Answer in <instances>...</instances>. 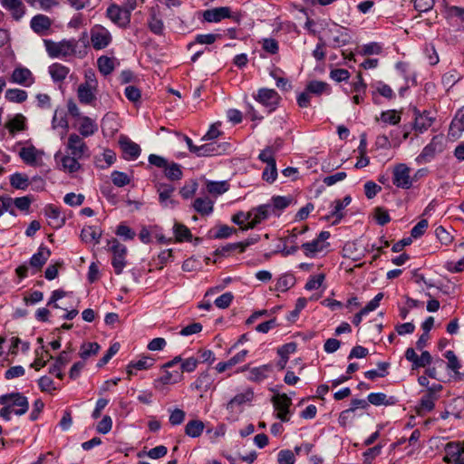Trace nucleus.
<instances>
[{
	"mask_svg": "<svg viewBox=\"0 0 464 464\" xmlns=\"http://www.w3.org/2000/svg\"><path fill=\"white\" fill-rule=\"evenodd\" d=\"M48 55L52 58H66L72 56L76 53L78 41L75 39L62 40L53 42L50 39L44 40Z\"/></svg>",
	"mask_w": 464,
	"mask_h": 464,
	"instance_id": "1",
	"label": "nucleus"
},
{
	"mask_svg": "<svg viewBox=\"0 0 464 464\" xmlns=\"http://www.w3.org/2000/svg\"><path fill=\"white\" fill-rule=\"evenodd\" d=\"M324 34L329 45L333 48L344 46L351 41L349 30L335 23L327 24L324 30Z\"/></svg>",
	"mask_w": 464,
	"mask_h": 464,
	"instance_id": "2",
	"label": "nucleus"
},
{
	"mask_svg": "<svg viewBox=\"0 0 464 464\" xmlns=\"http://www.w3.org/2000/svg\"><path fill=\"white\" fill-rule=\"evenodd\" d=\"M109 250L112 253L111 266L116 275H121L126 266L127 247L118 239L108 240Z\"/></svg>",
	"mask_w": 464,
	"mask_h": 464,
	"instance_id": "3",
	"label": "nucleus"
},
{
	"mask_svg": "<svg viewBox=\"0 0 464 464\" xmlns=\"http://www.w3.org/2000/svg\"><path fill=\"white\" fill-rule=\"evenodd\" d=\"M182 380V372L179 370L169 371V369H162L161 375L153 381V388L161 393H167L169 385L176 384Z\"/></svg>",
	"mask_w": 464,
	"mask_h": 464,
	"instance_id": "4",
	"label": "nucleus"
},
{
	"mask_svg": "<svg viewBox=\"0 0 464 464\" xmlns=\"http://www.w3.org/2000/svg\"><path fill=\"white\" fill-rule=\"evenodd\" d=\"M0 404H11L14 413L21 416L29 409L28 399L20 392H11L0 396Z\"/></svg>",
	"mask_w": 464,
	"mask_h": 464,
	"instance_id": "5",
	"label": "nucleus"
},
{
	"mask_svg": "<svg viewBox=\"0 0 464 464\" xmlns=\"http://www.w3.org/2000/svg\"><path fill=\"white\" fill-rule=\"evenodd\" d=\"M444 140L445 139L442 135H437L433 137L431 141L423 148L421 153L416 158L417 163H428L435 157L437 153L443 151Z\"/></svg>",
	"mask_w": 464,
	"mask_h": 464,
	"instance_id": "6",
	"label": "nucleus"
},
{
	"mask_svg": "<svg viewBox=\"0 0 464 464\" xmlns=\"http://www.w3.org/2000/svg\"><path fill=\"white\" fill-rule=\"evenodd\" d=\"M112 40L109 30L101 24H95L91 29V43L95 50L106 48Z\"/></svg>",
	"mask_w": 464,
	"mask_h": 464,
	"instance_id": "7",
	"label": "nucleus"
},
{
	"mask_svg": "<svg viewBox=\"0 0 464 464\" xmlns=\"http://www.w3.org/2000/svg\"><path fill=\"white\" fill-rule=\"evenodd\" d=\"M275 410L277 411L276 418L284 422H287L290 418L289 408L292 405V399L285 393H277L271 399Z\"/></svg>",
	"mask_w": 464,
	"mask_h": 464,
	"instance_id": "8",
	"label": "nucleus"
},
{
	"mask_svg": "<svg viewBox=\"0 0 464 464\" xmlns=\"http://www.w3.org/2000/svg\"><path fill=\"white\" fill-rule=\"evenodd\" d=\"M254 98L260 104L267 108L269 112L277 108L281 100V97L276 90L268 88H260L257 93L254 95Z\"/></svg>",
	"mask_w": 464,
	"mask_h": 464,
	"instance_id": "9",
	"label": "nucleus"
},
{
	"mask_svg": "<svg viewBox=\"0 0 464 464\" xmlns=\"http://www.w3.org/2000/svg\"><path fill=\"white\" fill-rule=\"evenodd\" d=\"M66 149L67 153H70L76 158H80L81 160L90 156L88 146L84 142L83 139L76 133L70 134Z\"/></svg>",
	"mask_w": 464,
	"mask_h": 464,
	"instance_id": "10",
	"label": "nucleus"
},
{
	"mask_svg": "<svg viewBox=\"0 0 464 464\" xmlns=\"http://www.w3.org/2000/svg\"><path fill=\"white\" fill-rule=\"evenodd\" d=\"M130 14L125 8L111 4L106 10V17L119 27L125 28L130 22Z\"/></svg>",
	"mask_w": 464,
	"mask_h": 464,
	"instance_id": "11",
	"label": "nucleus"
},
{
	"mask_svg": "<svg viewBox=\"0 0 464 464\" xmlns=\"http://www.w3.org/2000/svg\"><path fill=\"white\" fill-rule=\"evenodd\" d=\"M240 372L248 371L247 380L252 382H261L264 380L270 377L274 372L273 363H266L257 367L249 368L248 365H245L240 368Z\"/></svg>",
	"mask_w": 464,
	"mask_h": 464,
	"instance_id": "12",
	"label": "nucleus"
},
{
	"mask_svg": "<svg viewBox=\"0 0 464 464\" xmlns=\"http://www.w3.org/2000/svg\"><path fill=\"white\" fill-rule=\"evenodd\" d=\"M230 149L231 145L228 142L218 143L217 141H211L198 146L196 151V155L198 157L220 155L227 152Z\"/></svg>",
	"mask_w": 464,
	"mask_h": 464,
	"instance_id": "13",
	"label": "nucleus"
},
{
	"mask_svg": "<svg viewBox=\"0 0 464 464\" xmlns=\"http://www.w3.org/2000/svg\"><path fill=\"white\" fill-rule=\"evenodd\" d=\"M308 230V227H304L302 228L295 227L293 228L289 235L284 238V246L280 250L281 254L284 256H287L290 255H294L298 250L297 246V237L305 233Z\"/></svg>",
	"mask_w": 464,
	"mask_h": 464,
	"instance_id": "14",
	"label": "nucleus"
},
{
	"mask_svg": "<svg viewBox=\"0 0 464 464\" xmlns=\"http://www.w3.org/2000/svg\"><path fill=\"white\" fill-rule=\"evenodd\" d=\"M463 453L464 444L459 441H451L445 446V456L443 459L447 463L464 464Z\"/></svg>",
	"mask_w": 464,
	"mask_h": 464,
	"instance_id": "15",
	"label": "nucleus"
},
{
	"mask_svg": "<svg viewBox=\"0 0 464 464\" xmlns=\"http://www.w3.org/2000/svg\"><path fill=\"white\" fill-rule=\"evenodd\" d=\"M411 169L405 164H398L393 170V184L401 188L408 189L412 186V180L410 176Z\"/></svg>",
	"mask_w": 464,
	"mask_h": 464,
	"instance_id": "16",
	"label": "nucleus"
},
{
	"mask_svg": "<svg viewBox=\"0 0 464 464\" xmlns=\"http://www.w3.org/2000/svg\"><path fill=\"white\" fill-rule=\"evenodd\" d=\"M52 20L47 15L38 14L32 17L30 27L36 34L40 36L49 34L52 26Z\"/></svg>",
	"mask_w": 464,
	"mask_h": 464,
	"instance_id": "17",
	"label": "nucleus"
},
{
	"mask_svg": "<svg viewBox=\"0 0 464 464\" xmlns=\"http://www.w3.org/2000/svg\"><path fill=\"white\" fill-rule=\"evenodd\" d=\"M271 205L265 204L260 205L255 208L250 210L251 214V221L249 225H246L243 229L253 228L257 224L261 223L263 220H266L271 214Z\"/></svg>",
	"mask_w": 464,
	"mask_h": 464,
	"instance_id": "18",
	"label": "nucleus"
},
{
	"mask_svg": "<svg viewBox=\"0 0 464 464\" xmlns=\"http://www.w3.org/2000/svg\"><path fill=\"white\" fill-rule=\"evenodd\" d=\"M95 86L89 82L82 83L77 90V96L82 104L95 106Z\"/></svg>",
	"mask_w": 464,
	"mask_h": 464,
	"instance_id": "19",
	"label": "nucleus"
},
{
	"mask_svg": "<svg viewBox=\"0 0 464 464\" xmlns=\"http://www.w3.org/2000/svg\"><path fill=\"white\" fill-rule=\"evenodd\" d=\"M55 160H59L62 163V169L69 173H74L81 169L80 158H76L73 155L68 153L67 155H62L61 152H57L54 155Z\"/></svg>",
	"mask_w": 464,
	"mask_h": 464,
	"instance_id": "20",
	"label": "nucleus"
},
{
	"mask_svg": "<svg viewBox=\"0 0 464 464\" xmlns=\"http://www.w3.org/2000/svg\"><path fill=\"white\" fill-rule=\"evenodd\" d=\"M464 131V113L461 110H459L455 118L452 120L449 132L448 139L454 142L459 140Z\"/></svg>",
	"mask_w": 464,
	"mask_h": 464,
	"instance_id": "21",
	"label": "nucleus"
},
{
	"mask_svg": "<svg viewBox=\"0 0 464 464\" xmlns=\"http://www.w3.org/2000/svg\"><path fill=\"white\" fill-rule=\"evenodd\" d=\"M231 17V10L228 6H221L208 9L203 13V18L208 23H218L222 19Z\"/></svg>",
	"mask_w": 464,
	"mask_h": 464,
	"instance_id": "22",
	"label": "nucleus"
},
{
	"mask_svg": "<svg viewBox=\"0 0 464 464\" xmlns=\"http://www.w3.org/2000/svg\"><path fill=\"white\" fill-rule=\"evenodd\" d=\"M0 3L16 21L20 20L25 14V6L22 0H0Z\"/></svg>",
	"mask_w": 464,
	"mask_h": 464,
	"instance_id": "23",
	"label": "nucleus"
},
{
	"mask_svg": "<svg viewBox=\"0 0 464 464\" xmlns=\"http://www.w3.org/2000/svg\"><path fill=\"white\" fill-rule=\"evenodd\" d=\"M192 390H198L201 392H207L209 390H214V377L208 372H201L197 380L191 383Z\"/></svg>",
	"mask_w": 464,
	"mask_h": 464,
	"instance_id": "24",
	"label": "nucleus"
},
{
	"mask_svg": "<svg viewBox=\"0 0 464 464\" xmlns=\"http://www.w3.org/2000/svg\"><path fill=\"white\" fill-rule=\"evenodd\" d=\"M51 256V250L45 246H40L37 252L34 253L30 258V266L35 269V272L39 271Z\"/></svg>",
	"mask_w": 464,
	"mask_h": 464,
	"instance_id": "25",
	"label": "nucleus"
},
{
	"mask_svg": "<svg viewBox=\"0 0 464 464\" xmlns=\"http://www.w3.org/2000/svg\"><path fill=\"white\" fill-rule=\"evenodd\" d=\"M11 82L24 86H30L34 83V77L29 69L19 67L14 70L11 75Z\"/></svg>",
	"mask_w": 464,
	"mask_h": 464,
	"instance_id": "26",
	"label": "nucleus"
},
{
	"mask_svg": "<svg viewBox=\"0 0 464 464\" xmlns=\"http://www.w3.org/2000/svg\"><path fill=\"white\" fill-rule=\"evenodd\" d=\"M254 398V392L252 390L248 389L244 392L237 393L236 396H234L227 404V410L228 411H235L239 407L244 405L246 402H249Z\"/></svg>",
	"mask_w": 464,
	"mask_h": 464,
	"instance_id": "27",
	"label": "nucleus"
},
{
	"mask_svg": "<svg viewBox=\"0 0 464 464\" xmlns=\"http://www.w3.org/2000/svg\"><path fill=\"white\" fill-rule=\"evenodd\" d=\"M120 146L125 154V158L129 160H136L140 154V147L127 137L121 138Z\"/></svg>",
	"mask_w": 464,
	"mask_h": 464,
	"instance_id": "28",
	"label": "nucleus"
},
{
	"mask_svg": "<svg viewBox=\"0 0 464 464\" xmlns=\"http://www.w3.org/2000/svg\"><path fill=\"white\" fill-rule=\"evenodd\" d=\"M157 191L159 193V200L162 206L173 207L176 204L171 198V196L175 191V188L172 185L160 183L157 187Z\"/></svg>",
	"mask_w": 464,
	"mask_h": 464,
	"instance_id": "29",
	"label": "nucleus"
},
{
	"mask_svg": "<svg viewBox=\"0 0 464 464\" xmlns=\"http://www.w3.org/2000/svg\"><path fill=\"white\" fill-rule=\"evenodd\" d=\"M44 212L49 219V225L53 227H61L64 224V218L61 217L59 208L50 204L45 206Z\"/></svg>",
	"mask_w": 464,
	"mask_h": 464,
	"instance_id": "30",
	"label": "nucleus"
},
{
	"mask_svg": "<svg viewBox=\"0 0 464 464\" xmlns=\"http://www.w3.org/2000/svg\"><path fill=\"white\" fill-rule=\"evenodd\" d=\"M369 404H372L374 406L381 405H394L397 402V400L394 396L388 397L385 393L382 392H372L367 397Z\"/></svg>",
	"mask_w": 464,
	"mask_h": 464,
	"instance_id": "31",
	"label": "nucleus"
},
{
	"mask_svg": "<svg viewBox=\"0 0 464 464\" xmlns=\"http://www.w3.org/2000/svg\"><path fill=\"white\" fill-rule=\"evenodd\" d=\"M70 69L65 65L54 63L49 66V73L54 82H63L69 74Z\"/></svg>",
	"mask_w": 464,
	"mask_h": 464,
	"instance_id": "32",
	"label": "nucleus"
},
{
	"mask_svg": "<svg viewBox=\"0 0 464 464\" xmlns=\"http://www.w3.org/2000/svg\"><path fill=\"white\" fill-rule=\"evenodd\" d=\"M41 154H42V152L39 151L33 145L29 146V147L23 148L19 152V156L22 159V160L25 164L30 165V166L36 165L37 157H38V155H41Z\"/></svg>",
	"mask_w": 464,
	"mask_h": 464,
	"instance_id": "33",
	"label": "nucleus"
},
{
	"mask_svg": "<svg viewBox=\"0 0 464 464\" xmlns=\"http://www.w3.org/2000/svg\"><path fill=\"white\" fill-rule=\"evenodd\" d=\"M78 130L82 137H90L98 130V127L90 117L82 116Z\"/></svg>",
	"mask_w": 464,
	"mask_h": 464,
	"instance_id": "34",
	"label": "nucleus"
},
{
	"mask_svg": "<svg viewBox=\"0 0 464 464\" xmlns=\"http://www.w3.org/2000/svg\"><path fill=\"white\" fill-rule=\"evenodd\" d=\"M213 201L208 198H198L193 203L194 209L202 216H208L213 212Z\"/></svg>",
	"mask_w": 464,
	"mask_h": 464,
	"instance_id": "35",
	"label": "nucleus"
},
{
	"mask_svg": "<svg viewBox=\"0 0 464 464\" xmlns=\"http://www.w3.org/2000/svg\"><path fill=\"white\" fill-rule=\"evenodd\" d=\"M433 122V118L430 116V113L424 111L423 113H419L415 115L413 128L415 130L419 132H423L428 130L431 126Z\"/></svg>",
	"mask_w": 464,
	"mask_h": 464,
	"instance_id": "36",
	"label": "nucleus"
},
{
	"mask_svg": "<svg viewBox=\"0 0 464 464\" xmlns=\"http://www.w3.org/2000/svg\"><path fill=\"white\" fill-rule=\"evenodd\" d=\"M437 400V395H434V392L427 391L425 394L420 400L419 404V412H428L434 409L435 401Z\"/></svg>",
	"mask_w": 464,
	"mask_h": 464,
	"instance_id": "37",
	"label": "nucleus"
},
{
	"mask_svg": "<svg viewBox=\"0 0 464 464\" xmlns=\"http://www.w3.org/2000/svg\"><path fill=\"white\" fill-rule=\"evenodd\" d=\"M327 246L328 243L323 244L317 238H314L311 242L304 243L301 247L306 256L314 257L316 253L323 251Z\"/></svg>",
	"mask_w": 464,
	"mask_h": 464,
	"instance_id": "38",
	"label": "nucleus"
},
{
	"mask_svg": "<svg viewBox=\"0 0 464 464\" xmlns=\"http://www.w3.org/2000/svg\"><path fill=\"white\" fill-rule=\"evenodd\" d=\"M5 128L14 135L16 131L25 129V117L23 114H15L5 123Z\"/></svg>",
	"mask_w": 464,
	"mask_h": 464,
	"instance_id": "39",
	"label": "nucleus"
},
{
	"mask_svg": "<svg viewBox=\"0 0 464 464\" xmlns=\"http://www.w3.org/2000/svg\"><path fill=\"white\" fill-rule=\"evenodd\" d=\"M102 237V231L96 227H83L81 232L82 240L86 243L94 242L99 243Z\"/></svg>",
	"mask_w": 464,
	"mask_h": 464,
	"instance_id": "40",
	"label": "nucleus"
},
{
	"mask_svg": "<svg viewBox=\"0 0 464 464\" xmlns=\"http://www.w3.org/2000/svg\"><path fill=\"white\" fill-rule=\"evenodd\" d=\"M148 26L150 30L155 34L160 35L163 33L164 24L154 9H151L150 13Z\"/></svg>",
	"mask_w": 464,
	"mask_h": 464,
	"instance_id": "41",
	"label": "nucleus"
},
{
	"mask_svg": "<svg viewBox=\"0 0 464 464\" xmlns=\"http://www.w3.org/2000/svg\"><path fill=\"white\" fill-rule=\"evenodd\" d=\"M173 233L177 242L191 241L192 234L190 230L183 224L175 222L173 225Z\"/></svg>",
	"mask_w": 464,
	"mask_h": 464,
	"instance_id": "42",
	"label": "nucleus"
},
{
	"mask_svg": "<svg viewBox=\"0 0 464 464\" xmlns=\"http://www.w3.org/2000/svg\"><path fill=\"white\" fill-rule=\"evenodd\" d=\"M205 425L201 420H192L186 424L185 433L191 438H198L202 434Z\"/></svg>",
	"mask_w": 464,
	"mask_h": 464,
	"instance_id": "43",
	"label": "nucleus"
},
{
	"mask_svg": "<svg viewBox=\"0 0 464 464\" xmlns=\"http://www.w3.org/2000/svg\"><path fill=\"white\" fill-rule=\"evenodd\" d=\"M10 184L16 189L25 190L29 187V179L25 174L15 172L10 176Z\"/></svg>",
	"mask_w": 464,
	"mask_h": 464,
	"instance_id": "44",
	"label": "nucleus"
},
{
	"mask_svg": "<svg viewBox=\"0 0 464 464\" xmlns=\"http://www.w3.org/2000/svg\"><path fill=\"white\" fill-rule=\"evenodd\" d=\"M154 364V359L150 357H142L138 361H131L128 365V374H132V369L136 370H147Z\"/></svg>",
	"mask_w": 464,
	"mask_h": 464,
	"instance_id": "45",
	"label": "nucleus"
},
{
	"mask_svg": "<svg viewBox=\"0 0 464 464\" xmlns=\"http://www.w3.org/2000/svg\"><path fill=\"white\" fill-rule=\"evenodd\" d=\"M378 370H369L364 372L365 378L369 380H374L378 377H385L388 374L389 362H379L377 363Z\"/></svg>",
	"mask_w": 464,
	"mask_h": 464,
	"instance_id": "46",
	"label": "nucleus"
},
{
	"mask_svg": "<svg viewBox=\"0 0 464 464\" xmlns=\"http://www.w3.org/2000/svg\"><path fill=\"white\" fill-rule=\"evenodd\" d=\"M99 71L103 75H109L114 70V61L108 56H101L97 60Z\"/></svg>",
	"mask_w": 464,
	"mask_h": 464,
	"instance_id": "47",
	"label": "nucleus"
},
{
	"mask_svg": "<svg viewBox=\"0 0 464 464\" xmlns=\"http://www.w3.org/2000/svg\"><path fill=\"white\" fill-rule=\"evenodd\" d=\"M5 97L9 102L21 103L27 99V92L20 89H8Z\"/></svg>",
	"mask_w": 464,
	"mask_h": 464,
	"instance_id": "48",
	"label": "nucleus"
},
{
	"mask_svg": "<svg viewBox=\"0 0 464 464\" xmlns=\"http://www.w3.org/2000/svg\"><path fill=\"white\" fill-rule=\"evenodd\" d=\"M295 279L292 275L285 274L281 276L276 285V290L280 292H285L294 286Z\"/></svg>",
	"mask_w": 464,
	"mask_h": 464,
	"instance_id": "49",
	"label": "nucleus"
},
{
	"mask_svg": "<svg viewBox=\"0 0 464 464\" xmlns=\"http://www.w3.org/2000/svg\"><path fill=\"white\" fill-rule=\"evenodd\" d=\"M229 185L227 181H208L207 190L213 195H221L228 190Z\"/></svg>",
	"mask_w": 464,
	"mask_h": 464,
	"instance_id": "50",
	"label": "nucleus"
},
{
	"mask_svg": "<svg viewBox=\"0 0 464 464\" xmlns=\"http://www.w3.org/2000/svg\"><path fill=\"white\" fill-rule=\"evenodd\" d=\"M272 205L271 210L275 212L276 210H283L286 208L292 202L291 196H275L272 198Z\"/></svg>",
	"mask_w": 464,
	"mask_h": 464,
	"instance_id": "51",
	"label": "nucleus"
},
{
	"mask_svg": "<svg viewBox=\"0 0 464 464\" xmlns=\"http://www.w3.org/2000/svg\"><path fill=\"white\" fill-rule=\"evenodd\" d=\"M165 176L170 180H179L182 178L180 165L175 162L167 164L164 169Z\"/></svg>",
	"mask_w": 464,
	"mask_h": 464,
	"instance_id": "52",
	"label": "nucleus"
},
{
	"mask_svg": "<svg viewBox=\"0 0 464 464\" xmlns=\"http://www.w3.org/2000/svg\"><path fill=\"white\" fill-rule=\"evenodd\" d=\"M305 89L310 93L320 95L329 90V85L324 82L313 81L306 85Z\"/></svg>",
	"mask_w": 464,
	"mask_h": 464,
	"instance_id": "53",
	"label": "nucleus"
},
{
	"mask_svg": "<svg viewBox=\"0 0 464 464\" xmlns=\"http://www.w3.org/2000/svg\"><path fill=\"white\" fill-rule=\"evenodd\" d=\"M100 345L97 343H83L81 347L80 356L82 360H86L92 355L98 353Z\"/></svg>",
	"mask_w": 464,
	"mask_h": 464,
	"instance_id": "54",
	"label": "nucleus"
},
{
	"mask_svg": "<svg viewBox=\"0 0 464 464\" xmlns=\"http://www.w3.org/2000/svg\"><path fill=\"white\" fill-rule=\"evenodd\" d=\"M380 120L385 123L396 125L401 121V115L395 110H389L382 112Z\"/></svg>",
	"mask_w": 464,
	"mask_h": 464,
	"instance_id": "55",
	"label": "nucleus"
},
{
	"mask_svg": "<svg viewBox=\"0 0 464 464\" xmlns=\"http://www.w3.org/2000/svg\"><path fill=\"white\" fill-rule=\"evenodd\" d=\"M111 177L112 183L119 188L124 187L130 182V177L121 171L114 170L111 172Z\"/></svg>",
	"mask_w": 464,
	"mask_h": 464,
	"instance_id": "56",
	"label": "nucleus"
},
{
	"mask_svg": "<svg viewBox=\"0 0 464 464\" xmlns=\"http://www.w3.org/2000/svg\"><path fill=\"white\" fill-rule=\"evenodd\" d=\"M33 202L32 196H24L20 198H13V205L15 206L19 210L24 212H29L30 206Z\"/></svg>",
	"mask_w": 464,
	"mask_h": 464,
	"instance_id": "57",
	"label": "nucleus"
},
{
	"mask_svg": "<svg viewBox=\"0 0 464 464\" xmlns=\"http://www.w3.org/2000/svg\"><path fill=\"white\" fill-rule=\"evenodd\" d=\"M120 347L121 345L119 343H114L113 344H111L110 348L107 350L106 353L102 356V358L99 360L97 366L101 368L107 364L112 358V356H114L119 352Z\"/></svg>",
	"mask_w": 464,
	"mask_h": 464,
	"instance_id": "58",
	"label": "nucleus"
},
{
	"mask_svg": "<svg viewBox=\"0 0 464 464\" xmlns=\"http://www.w3.org/2000/svg\"><path fill=\"white\" fill-rule=\"evenodd\" d=\"M52 126L53 129H56L58 127L67 129L68 128V121L66 119V115L63 111H59L56 110L54 111L53 120H52Z\"/></svg>",
	"mask_w": 464,
	"mask_h": 464,
	"instance_id": "59",
	"label": "nucleus"
},
{
	"mask_svg": "<svg viewBox=\"0 0 464 464\" xmlns=\"http://www.w3.org/2000/svg\"><path fill=\"white\" fill-rule=\"evenodd\" d=\"M262 178L268 183H273L277 178L276 164H267L262 173Z\"/></svg>",
	"mask_w": 464,
	"mask_h": 464,
	"instance_id": "60",
	"label": "nucleus"
},
{
	"mask_svg": "<svg viewBox=\"0 0 464 464\" xmlns=\"http://www.w3.org/2000/svg\"><path fill=\"white\" fill-rule=\"evenodd\" d=\"M445 357L448 360V368L459 374V370L461 368V363L452 351H447Z\"/></svg>",
	"mask_w": 464,
	"mask_h": 464,
	"instance_id": "61",
	"label": "nucleus"
},
{
	"mask_svg": "<svg viewBox=\"0 0 464 464\" xmlns=\"http://www.w3.org/2000/svg\"><path fill=\"white\" fill-rule=\"evenodd\" d=\"M233 299H234L233 294L231 292H227V293H224L223 295H221L220 296H218L215 300L214 304L217 307H218L220 309H226L230 305Z\"/></svg>",
	"mask_w": 464,
	"mask_h": 464,
	"instance_id": "62",
	"label": "nucleus"
},
{
	"mask_svg": "<svg viewBox=\"0 0 464 464\" xmlns=\"http://www.w3.org/2000/svg\"><path fill=\"white\" fill-rule=\"evenodd\" d=\"M275 151L276 150L271 147V146H267L266 149H264L258 155V159L264 162V163H266L267 164H272V163H276V159H275Z\"/></svg>",
	"mask_w": 464,
	"mask_h": 464,
	"instance_id": "63",
	"label": "nucleus"
},
{
	"mask_svg": "<svg viewBox=\"0 0 464 464\" xmlns=\"http://www.w3.org/2000/svg\"><path fill=\"white\" fill-rule=\"evenodd\" d=\"M295 458L294 453L289 450H283L278 452V464H295Z\"/></svg>",
	"mask_w": 464,
	"mask_h": 464,
	"instance_id": "64",
	"label": "nucleus"
}]
</instances>
